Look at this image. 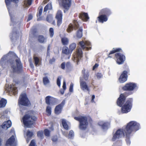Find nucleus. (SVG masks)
Returning <instances> with one entry per match:
<instances>
[{
	"label": "nucleus",
	"mask_w": 146,
	"mask_h": 146,
	"mask_svg": "<svg viewBox=\"0 0 146 146\" xmlns=\"http://www.w3.org/2000/svg\"><path fill=\"white\" fill-rule=\"evenodd\" d=\"M119 137V129L117 130L113 134V137L112 138L113 141H115Z\"/></svg>",
	"instance_id": "obj_35"
},
{
	"label": "nucleus",
	"mask_w": 146,
	"mask_h": 146,
	"mask_svg": "<svg viewBox=\"0 0 146 146\" xmlns=\"http://www.w3.org/2000/svg\"><path fill=\"white\" fill-rule=\"evenodd\" d=\"M61 68L62 69H64L65 67L66 68L68 69L70 68V64L69 63H67L66 65L64 63H62L60 66Z\"/></svg>",
	"instance_id": "obj_36"
},
{
	"label": "nucleus",
	"mask_w": 146,
	"mask_h": 146,
	"mask_svg": "<svg viewBox=\"0 0 146 146\" xmlns=\"http://www.w3.org/2000/svg\"><path fill=\"white\" fill-rule=\"evenodd\" d=\"M33 17L31 15H29L28 18L27 20V21H29L30 20L32 19H33Z\"/></svg>",
	"instance_id": "obj_60"
},
{
	"label": "nucleus",
	"mask_w": 146,
	"mask_h": 146,
	"mask_svg": "<svg viewBox=\"0 0 146 146\" xmlns=\"http://www.w3.org/2000/svg\"><path fill=\"white\" fill-rule=\"evenodd\" d=\"M17 143L15 136L13 135L8 139L6 144L10 145L15 146L17 145Z\"/></svg>",
	"instance_id": "obj_15"
},
{
	"label": "nucleus",
	"mask_w": 146,
	"mask_h": 146,
	"mask_svg": "<svg viewBox=\"0 0 146 146\" xmlns=\"http://www.w3.org/2000/svg\"><path fill=\"white\" fill-rule=\"evenodd\" d=\"M62 124L64 128L66 130H68L70 129V123L67 122L65 119H62L61 120Z\"/></svg>",
	"instance_id": "obj_20"
},
{
	"label": "nucleus",
	"mask_w": 146,
	"mask_h": 146,
	"mask_svg": "<svg viewBox=\"0 0 146 146\" xmlns=\"http://www.w3.org/2000/svg\"><path fill=\"white\" fill-rule=\"evenodd\" d=\"M24 4L26 6L30 5L31 4V0H24Z\"/></svg>",
	"instance_id": "obj_44"
},
{
	"label": "nucleus",
	"mask_w": 146,
	"mask_h": 146,
	"mask_svg": "<svg viewBox=\"0 0 146 146\" xmlns=\"http://www.w3.org/2000/svg\"><path fill=\"white\" fill-rule=\"evenodd\" d=\"M80 17L82 19V20L87 21L89 19V17L87 13H84L82 14H80Z\"/></svg>",
	"instance_id": "obj_26"
},
{
	"label": "nucleus",
	"mask_w": 146,
	"mask_h": 146,
	"mask_svg": "<svg viewBox=\"0 0 146 146\" xmlns=\"http://www.w3.org/2000/svg\"><path fill=\"white\" fill-rule=\"evenodd\" d=\"M132 106V101L131 100L127 101L121 107V111L122 113H127L130 111Z\"/></svg>",
	"instance_id": "obj_4"
},
{
	"label": "nucleus",
	"mask_w": 146,
	"mask_h": 146,
	"mask_svg": "<svg viewBox=\"0 0 146 146\" xmlns=\"http://www.w3.org/2000/svg\"><path fill=\"white\" fill-rule=\"evenodd\" d=\"M35 64L36 66H39L40 64V62L39 58L36 57H34Z\"/></svg>",
	"instance_id": "obj_33"
},
{
	"label": "nucleus",
	"mask_w": 146,
	"mask_h": 146,
	"mask_svg": "<svg viewBox=\"0 0 146 146\" xmlns=\"http://www.w3.org/2000/svg\"><path fill=\"white\" fill-rule=\"evenodd\" d=\"M82 28L80 27L77 32L76 37L77 38H79L82 37Z\"/></svg>",
	"instance_id": "obj_31"
},
{
	"label": "nucleus",
	"mask_w": 146,
	"mask_h": 146,
	"mask_svg": "<svg viewBox=\"0 0 146 146\" xmlns=\"http://www.w3.org/2000/svg\"><path fill=\"white\" fill-rule=\"evenodd\" d=\"M11 64V68L14 72H18L22 67L21 62L19 58L16 59L15 62L12 61Z\"/></svg>",
	"instance_id": "obj_8"
},
{
	"label": "nucleus",
	"mask_w": 146,
	"mask_h": 146,
	"mask_svg": "<svg viewBox=\"0 0 146 146\" xmlns=\"http://www.w3.org/2000/svg\"><path fill=\"white\" fill-rule=\"evenodd\" d=\"M16 56L15 54L13 52H10L7 54L4 55L3 58L1 60L0 62V64L2 66L5 67V66L6 64V59H9L11 58H16Z\"/></svg>",
	"instance_id": "obj_7"
},
{
	"label": "nucleus",
	"mask_w": 146,
	"mask_h": 146,
	"mask_svg": "<svg viewBox=\"0 0 146 146\" xmlns=\"http://www.w3.org/2000/svg\"><path fill=\"white\" fill-rule=\"evenodd\" d=\"M73 84L72 83H71L70 85V88H69V91L70 92H73Z\"/></svg>",
	"instance_id": "obj_52"
},
{
	"label": "nucleus",
	"mask_w": 146,
	"mask_h": 146,
	"mask_svg": "<svg viewBox=\"0 0 146 146\" xmlns=\"http://www.w3.org/2000/svg\"><path fill=\"white\" fill-rule=\"evenodd\" d=\"M34 135V133L33 132L28 130L26 133V135L25 136L27 143H28L29 141L32 138V137Z\"/></svg>",
	"instance_id": "obj_19"
},
{
	"label": "nucleus",
	"mask_w": 146,
	"mask_h": 146,
	"mask_svg": "<svg viewBox=\"0 0 146 146\" xmlns=\"http://www.w3.org/2000/svg\"><path fill=\"white\" fill-rule=\"evenodd\" d=\"M29 146H35V141L34 140L31 141Z\"/></svg>",
	"instance_id": "obj_53"
},
{
	"label": "nucleus",
	"mask_w": 146,
	"mask_h": 146,
	"mask_svg": "<svg viewBox=\"0 0 146 146\" xmlns=\"http://www.w3.org/2000/svg\"><path fill=\"white\" fill-rule=\"evenodd\" d=\"M82 72L83 75L84 79L85 80H87L89 76L88 72L87 71H86L85 70H82Z\"/></svg>",
	"instance_id": "obj_32"
},
{
	"label": "nucleus",
	"mask_w": 146,
	"mask_h": 146,
	"mask_svg": "<svg viewBox=\"0 0 146 146\" xmlns=\"http://www.w3.org/2000/svg\"><path fill=\"white\" fill-rule=\"evenodd\" d=\"M19 34L15 32L13 33L10 35V38L13 42H15L17 40L19 36Z\"/></svg>",
	"instance_id": "obj_24"
},
{
	"label": "nucleus",
	"mask_w": 146,
	"mask_h": 146,
	"mask_svg": "<svg viewBox=\"0 0 146 146\" xmlns=\"http://www.w3.org/2000/svg\"><path fill=\"white\" fill-rule=\"evenodd\" d=\"M34 112L29 111L27 112L22 119L23 121L25 126L27 127L31 128L36 119V117L34 115Z\"/></svg>",
	"instance_id": "obj_2"
},
{
	"label": "nucleus",
	"mask_w": 146,
	"mask_h": 146,
	"mask_svg": "<svg viewBox=\"0 0 146 146\" xmlns=\"http://www.w3.org/2000/svg\"><path fill=\"white\" fill-rule=\"evenodd\" d=\"M37 135L40 138L42 139L44 137V135L42 131H39L37 133Z\"/></svg>",
	"instance_id": "obj_42"
},
{
	"label": "nucleus",
	"mask_w": 146,
	"mask_h": 146,
	"mask_svg": "<svg viewBox=\"0 0 146 146\" xmlns=\"http://www.w3.org/2000/svg\"><path fill=\"white\" fill-rule=\"evenodd\" d=\"M79 44L83 50L85 49L88 50L89 49H90L91 48L90 47L88 48L87 47L88 46H89L90 44V42L88 41L84 42L82 41L79 42Z\"/></svg>",
	"instance_id": "obj_16"
},
{
	"label": "nucleus",
	"mask_w": 146,
	"mask_h": 146,
	"mask_svg": "<svg viewBox=\"0 0 146 146\" xmlns=\"http://www.w3.org/2000/svg\"><path fill=\"white\" fill-rule=\"evenodd\" d=\"M98 125L101 126L102 129L104 131L107 130L110 126L109 123L103 121H99L98 123Z\"/></svg>",
	"instance_id": "obj_14"
},
{
	"label": "nucleus",
	"mask_w": 146,
	"mask_h": 146,
	"mask_svg": "<svg viewBox=\"0 0 146 146\" xmlns=\"http://www.w3.org/2000/svg\"><path fill=\"white\" fill-rule=\"evenodd\" d=\"M129 93L125 92L121 94L119 96V106L121 107L125 102L126 97L131 94Z\"/></svg>",
	"instance_id": "obj_10"
},
{
	"label": "nucleus",
	"mask_w": 146,
	"mask_h": 146,
	"mask_svg": "<svg viewBox=\"0 0 146 146\" xmlns=\"http://www.w3.org/2000/svg\"><path fill=\"white\" fill-rule=\"evenodd\" d=\"M74 119L79 121V127L80 129L84 130L87 128L88 123L87 118L86 117L79 116L78 117H75Z\"/></svg>",
	"instance_id": "obj_3"
},
{
	"label": "nucleus",
	"mask_w": 146,
	"mask_h": 146,
	"mask_svg": "<svg viewBox=\"0 0 146 146\" xmlns=\"http://www.w3.org/2000/svg\"><path fill=\"white\" fill-rule=\"evenodd\" d=\"M64 90L63 89V90H62V89H61L60 91V93H61V94H63L64 92Z\"/></svg>",
	"instance_id": "obj_64"
},
{
	"label": "nucleus",
	"mask_w": 146,
	"mask_h": 146,
	"mask_svg": "<svg viewBox=\"0 0 146 146\" xmlns=\"http://www.w3.org/2000/svg\"><path fill=\"white\" fill-rule=\"evenodd\" d=\"M11 122L10 120L5 121L2 125V127L5 129L7 130L11 127Z\"/></svg>",
	"instance_id": "obj_21"
},
{
	"label": "nucleus",
	"mask_w": 146,
	"mask_h": 146,
	"mask_svg": "<svg viewBox=\"0 0 146 146\" xmlns=\"http://www.w3.org/2000/svg\"><path fill=\"white\" fill-rule=\"evenodd\" d=\"M65 102V101H63L61 104L58 105L56 107L55 109V112L56 114H59L61 112L62 107V106L61 104H64Z\"/></svg>",
	"instance_id": "obj_23"
},
{
	"label": "nucleus",
	"mask_w": 146,
	"mask_h": 146,
	"mask_svg": "<svg viewBox=\"0 0 146 146\" xmlns=\"http://www.w3.org/2000/svg\"><path fill=\"white\" fill-rule=\"evenodd\" d=\"M98 18L100 22L103 23L104 21H106L107 20V18L105 15H101L99 16Z\"/></svg>",
	"instance_id": "obj_29"
},
{
	"label": "nucleus",
	"mask_w": 146,
	"mask_h": 146,
	"mask_svg": "<svg viewBox=\"0 0 146 146\" xmlns=\"http://www.w3.org/2000/svg\"><path fill=\"white\" fill-rule=\"evenodd\" d=\"M44 132L46 136L49 137L50 136V132L49 130L47 129H45L44 130Z\"/></svg>",
	"instance_id": "obj_48"
},
{
	"label": "nucleus",
	"mask_w": 146,
	"mask_h": 146,
	"mask_svg": "<svg viewBox=\"0 0 146 146\" xmlns=\"http://www.w3.org/2000/svg\"><path fill=\"white\" fill-rule=\"evenodd\" d=\"M79 27L78 22L76 21H74L72 23L69 24L67 29L66 31L68 33H70L72 31L73 29H76L78 28Z\"/></svg>",
	"instance_id": "obj_11"
},
{
	"label": "nucleus",
	"mask_w": 146,
	"mask_h": 146,
	"mask_svg": "<svg viewBox=\"0 0 146 146\" xmlns=\"http://www.w3.org/2000/svg\"><path fill=\"white\" fill-rule=\"evenodd\" d=\"M61 40L62 43L64 45H67L68 43V39L66 38H63Z\"/></svg>",
	"instance_id": "obj_41"
},
{
	"label": "nucleus",
	"mask_w": 146,
	"mask_h": 146,
	"mask_svg": "<svg viewBox=\"0 0 146 146\" xmlns=\"http://www.w3.org/2000/svg\"><path fill=\"white\" fill-rule=\"evenodd\" d=\"M52 8V5L51 3L48 4L44 7V12L48 10L51 9Z\"/></svg>",
	"instance_id": "obj_38"
},
{
	"label": "nucleus",
	"mask_w": 146,
	"mask_h": 146,
	"mask_svg": "<svg viewBox=\"0 0 146 146\" xmlns=\"http://www.w3.org/2000/svg\"><path fill=\"white\" fill-rule=\"evenodd\" d=\"M51 96H47L45 98V102L46 104L48 105L51 104Z\"/></svg>",
	"instance_id": "obj_39"
},
{
	"label": "nucleus",
	"mask_w": 146,
	"mask_h": 146,
	"mask_svg": "<svg viewBox=\"0 0 146 146\" xmlns=\"http://www.w3.org/2000/svg\"><path fill=\"white\" fill-rule=\"evenodd\" d=\"M82 50L81 48L77 49L76 52L73 55L72 58L73 60L75 62H76L78 64L79 61L82 57Z\"/></svg>",
	"instance_id": "obj_9"
},
{
	"label": "nucleus",
	"mask_w": 146,
	"mask_h": 146,
	"mask_svg": "<svg viewBox=\"0 0 146 146\" xmlns=\"http://www.w3.org/2000/svg\"><path fill=\"white\" fill-rule=\"evenodd\" d=\"M18 104L20 105L29 106L30 104V102L28 98L27 97L26 94L25 93L22 94L20 96Z\"/></svg>",
	"instance_id": "obj_5"
},
{
	"label": "nucleus",
	"mask_w": 146,
	"mask_h": 146,
	"mask_svg": "<svg viewBox=\"0 0 146 146\" xmlns=\"http://www.w3.org/2000/svg\"><path fill=\"white\" fill-rule=\"evenodd\" d=\"M61 78L60 77H58L57 78V84L58 86H60V80Z\"/></svg>",
	"instance_id": "obj_50"
},
{
	"label": "nucleus",
	"mask_w": 146,
	"mask_h": 146,
	"mask_svg": "<svg viewBox=\"0 0 146 146\" xmlns=\"http://www.w3.org/2000/svg\"><path fill=\"white\" fill-rule=\"evenodd\" d=\"M49 32L50 36L51 37H52L54 35L53 29L52 28H50L49 29Z\"/></svg>",
	"instance_id": "obj_47"
},
{
	"label": "nucleus",
	"mask_w": 146,
	"mask_h": 146,
	"mask_svg": "<svg viewBox=\"0 0 146 146\" xmlns=\"http://www.w3.org/2000/svg\"><path fill=\"white\" fill-rule=\"evenodd\" d=\"M62 52L65 54L69 55L71 53V51H70L68 47L65 46L62 49Z\"/></svg>",
	"instance_id": "obj_27"
},
{
	"label": "nucleus",
	"mask_w": 146,
	"mask_h": 146,
	"mask_svg": "<svg viewBox=\"0 0 146 146\" xmlns=\"http://www.w3.org/2000/svg\"><path fill=\"white\" fill-rule=\"evenodd\" d=\"M127 72L124 71L119 77V82L120 83H123L125 82L127 79Z\"/></svg>",
	"instance_id": "obj_12"
},
{
	"label": "nucleus",
	"mask_w": 146,
	"mask_h": 146,
	"mask_svg": "<svg viewBox=\"0 0 146 146\" xmlns=\"http://www.w3.org/2000/svg\"><path fill=\"white\" fill-rule=\"evenodd\" d=\"M98 66V64H96L93 67V70H94L95 69L97 68Z\"/></svg>",
	"instance_id": "obj_61"
},
{
	"label": "nucleus",
	"mask_w": 146,
	"mask_h": 146,
	"mask_svg": "<svg viewBox=\"0 0 146 146\" xmlns=\"http://www.w3.org/2000/svg\"><path fill=\"white\" fill-rule=\"evenodd\" d=\"M52 140L53 142H56L57 140V137L56 136H54L52 138Z\"/></svg>",
	"instance_id": "obj_57"
},
{
	"label": "nucleus",
	"mask_w": 146,
	"mask_h": 146,
	"mask_svg": "<svg viewBox=\"0 0 146 146\" xmlns=\"http://www.w3.org/2000/svg\"><path fill=\"white\" fill-rule=\"evenodd\" d=\"M137 84L133 82H129L126 83L122 87V90L124 91H132L137 89Z\"/></svg>",
	"instance_id": "obj_6"
},
{
	"label": "nucleus",
	"mask_w": 146,
	"mask_h": 146,
	"mask_svg": "<svg viewBox=\"0 0 146 146\" xmlns=\"http://www.w3.org/2000/svg\"><path fill=\"white\" fill-rule=\"evenodd\" d=\"M38 41L40 43H42L46 41V38L42 35H39L37 37Z\"/></svg>",
	"instance_id": "obj_28"
},
{
	"label": "nucleus",
	"mask_w": 146,
	"mask_h": 146,
	"mask_svg": "<svg viewBox=\"0 0 146 146\" xmlns=\"http://www.w3.org/2000/svg\"><path fill=\"white\" fill-rule=\"evenodd\" d=\"M55 60V59L54 58H52V59H51L49 60V63L50 64H52L53 62H54Z\"/></svg>",
	"instance_id": "obj_58"
},
{
	"label": "nucleus",
	"mask_w": 146,
	"mask_h": 146,
	"mask_svg": "<svg viewBox=\"0 0 146 146\" xmlns=\"http://www.w3.org/2000/svg\"><path fill=\"white\" fill-rule=\"evenodd\" d=\"M76 45L75 43H72L69 46V49L71 51V52L73 50L76 48Z\"/></svg>",
	"instance_id": "obj_40"
},
{
	"label": "nucleus",
	"mask_w": 146,
	"mask_h": 146,
	"mask_svg": "<svg viewBox=\"0 0 146 146\" xmlns=\"http://www.w3.org/2000/svg\"><path fill=\"white\" fill-rule=\"evenodd\" d=\"M97 76L98 79H100L102 76V75L101 73H98L97 74Z\"/></svg>",
	"instance_id": "obj_55"
},
{
	"label": "nucleus",
	"mask_w": 146,
	"mask_h": 146,
	"mask_svg": "<svg viewBox=\"0 0 146 146\" xmlns=\"http://www.w3.org/2000/svg\"><path fill=\"white\" fill-rule=\"evenodd\" d=\"M62 5L63 8L68 10L71 4V0H62Z\"/></svg>",
	"instance_id": "obj_17"
},
{
	"label": "nucleus",
	"mask_w": 146,
	"mask_h": 146,
	"mask_svg": "<svg viewBox=\"0 0 146 146\" xmlns=\"http://www.w3.org/2000/svg\"><path fill=\"white\" fill-rule=\"evenodd\" d=\"M42 10H43V9H42V7H41L39 11L38 15H37V17H38V16H40L41 15V14L42 13Z\"/></svg>",
	"instance_id": "obj_54"
},
{
	"label": "nucleus",
	"mask_w": 146,
	"mask_h": 146,
	"mask_svg": "<svg viewBox=\"0 0 146 146\" xmlns=\"http://www.w3.org/2000/svg\"><path fill=\"white\" fill-rule=\"evenodd\" d=\"M95 98V96L94 95H92V99L91 100L92 102H94V99Z\"/></svg>",
	"instance_id": "obj_62"
},
{
	"label": "nucleus",
	"mask_w": 146,
	"mask_h": 146,
	"mask_svg": "<svg viewBox=\"0 0 146 146\" xmlns=\"http://www.w3.org/2000/svg\"><path fill=\"white\" fill-rule=\"evenodd\" d=\"M53 18L52 16L51 15H48L46 20V21L51 24L55 25V21L53 20Z\"/></svg>",
	"instance_id": "obj_30"
},
{
	"label": "nucleus",
	"mask_w": 146,
	"mask_h": 146,
	"mask_svg": "<svg viewBox=\"0 0 146 146\" xmlns=\"http://www.w3.org/2000/svg\"><path fill=\"white\" fill-rule=\"evenodd\" d=\"M51 108L50 107L48 106L47 107L46 111L47 113V115L48 116H49L51 114Z\"/></svg>",
	"instance_id": "obj_43"
},
{
	"label": "nucleus",
	"mask_w": 146,
	"mask_h": 146,
	"mask_svg": "<svg viewBox=\"0 0 146 146\" xmlns=\"http://www.w3.org/2000/svg\"><path fill=\"white\" fill-rule=\"evenodd\" d=\"M62 15L61 10H58L56 13V18L57 20V24L58 25H60L61 23Z\"/></svg>",
	"instance_id": "obj_18"
},
{
	"label": "nucleus",
	"mask_w": 146,
	"mask_h": 146,
	"mask_svg": "<svg viewBox=\"0 0 146 146\" xmlns=\"http://www.w3.org/2000/svg\"><path fill=\"white\" fill-rule=\"evenodd\" d=\"M115 56L116 59H117V60H116L117 62V64H119V62L118 61V59L119 57V54L118 53H116L115 54Z\"/></svg>",
	"instance_id": "obj_56"
},
{
	"label": "nucleus",
	"mask_w": 146,
	"mask_h": 146,
	"mask_svg": "<svg viewBox=\"0 0 146 146\" xmlns=\"http://www.w3.org/2000/svg\"><path fill=\"white\" fill-rule=\"evenodd\" d=\"M63 89L64 90H65L66 88V84L65 81H64L63 83V85L62 86Z\"/></svg>",
	"instance_id": "obj_59"
},
{
	"label": "nucleus",
	"mask_w": 146,
	"mask_h": 146,
	"mask_svg": "<svg viewBox=\"0 0 146 146\" xmlns=\"http://www.w3.org/2000/svg\"><path fill=\"white\" fill-rule=\"evenodd\" d=\"M80 86L81 88L83 90H88V86L87 85L86 82L82 80H80Z\"/></svg>",
	"instance_id": "obj_22"
},
{
	"label": "nucleus",
	"mask_w": 146,
	"mask_h": 146,
	"mask_svg": "<svg viewBox=\"0 0 146 146\" xmlns=\"http://www.w3.org/2000/svg\"><path fill=\"white\" fill-rule=\"evenodd\" d=\"M6 90L9 92L13 93L14 94H15L17 91V88L13 85H9L6 84L5 86Z\"/></svg>",
	"instance_id": "obj_13"
},
{
	"label": "nucleus",
	"mask_w": 146,
	"mask_h": 146,
	"mask_svg": "<svg viewBox=\"0 0 146 146\" xmlns=\"http://www.w3.org/2000/svg\"><path fill=\"white\" fill-rule=\"evenodd\" d=\"M125 60V56L123 54L119 52V64H123Z\"/></svg>",
	"instance_id": "obj_25"
},
{
	"label": "nucleus",
	"mask_w": 146,
	"mask_h": 146,
	"mask_svg": "<svg viewBox=\"0 0 146 146\" xmlns=\"http://www.w3.org/2000/svg\"><path fill=\"white\" fill-rule=\"evenodd\" d=\"M74 136V132L73 131L71 130L69 131V134L68 136V137L69 138H72Z\"/></svg>",
	"instance_id": "obj_46"
},
{
	"label": "nucleus",
	"mask_w": 146,
	"mask_h": 146,
	"mask_svg": "<svg viewBox=\"0 0 146 146\" xmlns=\"http://www.w3.org/2000/svg\"><path fill=\"white\" fill-rule=\"evenodd\" d=\"M51 104H54L57 102V100L56 99L51 97Z\"/></svg>",
	"instance_id": "obj_51"
},
{
	"label": "nucleus",
	"mask_w": 146,
	"mask_h": 146,
	"mask_svg": "<svg viewBox=\"0 0 146 146\" xmlns=\"http://www.w3.org/2000/svg\"><path fill=\"white\" fill-rule=\"evenodd\" d=\"M43 82L45 85H46L49 82V81L48 78L46 77L43 78Z\"/></svg>",
	"instance_id": "obj_45"
},
{
	"label": "nucleus",
	"mask_w": 146,
	"mask_h": 146,
	"mask_svg": "<svg viewBox=\"0 0 146 146\" xmlns=\"http://www.w3.org/2000/svg\"><path fill=\"white\" fill-rule=\"evenodd\" d=\"M7 103L6 100L4 99H2L0 100V108L4 107Z\"/></svg>",
	"instance_id": "obj_34"
},
{
	"label": "nucleus",
	"mask_w": 146,
	"mask_h": 146,
	"mask_svg": "<svg viewBox=\"0 0 146 146\" xmlns=\"http://www.w3.org/2000/svg\"><path fill=\"white\" fill-rule=\"evenodd\" d=\"M140 128V124L135 121H131L128 123L125 127L119 129V137L125 136L127 144H131L130 138L133 135L132 133L135 132Z\"/></svg>",
	"instance_id": "obj_1"
},
{
	"label": "nucleus",
	"mask_w": 146,
	"mask_h": 146,
	"mask_svg": "<svg viewBox=\"0 0 146 146\" xmlns=\"http://www.w3.org/2000/svg\"><path fill=\"white\" fill-rule=\"evenodd\" d=\"M21 84L23 86L26 87L28 83L26 80H24L21 82Z\"/></svg>",
	"instance_id": "obj_49"
},
{
	"label": "nucleus",
	"mask_w": 146,
	"mask_h": 146,
	"mask_svg": "<svg viewBox=\"0 0 146 146\" xmlns=\"http://www.w3.org/2000/svg\"><path fill=\"white\" fill-rule=\"evenodd\" d=\"M30 65L31 67L32 68H33L34 67V66L33 64L31 62H30Z\"/></svg>",
	"instance_id": "obj_63"
},
{
	"label": "nucleus",
	"mask_w": 146,
	"mask_h": 146,
	"mask_svg": "<svg viewBox=\"0 0 146 146\" xmlns=\"http://www.w3.org/2000/svg\"><path fill=\"white\" fill-rule=\"evenodd\" d=\"M7 6L9 5L11 2H13L15 3H17L19 1V0H5V1Z\"/></svg>",
	"instance_id": "obj_37"
}]
</instances>
